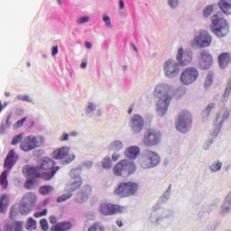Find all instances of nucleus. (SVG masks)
Listing matches in <instances>:
<instances>
[{
  "mask_svg": "<svg viewBox=\"0 0 231 231\" xmlns=\"http://www.w3.org/2000/svg\"><path fill=\"white\" fill-rule=\"evenodd\" d=\"M17 160H19V155L15 154L14 150H11L5 157L4 167L9 170L12 169L17 163Z\"/></svg>",
  "mask_w": 231,
  "mask_h": 231,
  "instance_id": "obj_20",
  "label": "nucleus"
},
{
  "mask_svg": "<svg viewBox=\"0 0 231 231\" xmlns=\"http://www.w3.org/2000/svg\"><path fill=\"white\" fill-rule=\"evenodd\" d=\"M199 66L201 69H210L212 64L214 63V59L212 55L208 51H202L199 54Z\"/></svg>",
  "mask_w": 231,
  "mask_h": 231,
  "instance_id": "obj_18",
  "label": "nucleus"
},
{
  "mask_svg": "<svg viewBox=\"0 0 231 231\" xmlns=\"http://www.w3.org/2000/svg\"><path fill=\"white\" fill-rule=\"evenodd\" d=\"M23 224L21 222H15L14 226L9 228V231H22Z\"/></svg>",
  "mask_w": 231,
  "mask_h": 231,
  "instance_id": "obj_49",
  "label": "nucleus"
},
{
  "mask_svg": "<svg viewBox=\"0 0 231 231\" xmlns=\"http://www.w3.org/2000/svg\"><path fill=\"white\" fill-rule=\"evenodd\" d=\"M24 122H26V117L22 118L21 120L16 122V125H14L15 129H19L24 125Z\"/></svg>",
  "mask_w": 231,
  "mask_h": 231,
  "instance_id": "obj_57",
  "label": "nucleus"
},
{
  "mask_svg": "<svg viewBox=\"0 0 231 231\" xmlns=\"http://www.w3.org/2000/svg\"><path fill=\"white\" fill-rule=\"evenodd\" d=\"M35 228H37V221L33 217H29L27 219L26 229L35 230Z\"/></svg>",
  "mask_w": 231,
  "mask_h": 231,
  "instance_id": "obj_42",
  "label": "nucleus"
},
{
  "mask_svg": "<svg viewBox=\"0 0 231 231\" xmlns=\"http://www.w3.org/2000/svg\"><path fill=\"white\" fill-rule=\"evenodd\" d=\"M90 19L89 16H81L77 19L76 23L77 24H86V23H89Z\"/></svg>",
  "mask_w": 231,
  "mask_h": 231,
  "instance_id": "obj_48",
  "label": "nucleus"
},
{
  "mask_svg": "<svg viewBox=\"0 0 231 231\" xmlns=\"http://www.w3.org/2000/svg\"><path fill=\"white\" fill-rule=\"evenodd\" d=\"M71 196H73V194H71V193L63 194V195L58 197L57 203H64V201H68V199H69L71 198Z\"/></svg>",
  "mask_w": 231,
  "mask_h": 231,
  "instance_id": "obj_46",
  "label": "nucleus"
},
{
  "mask_svg": "<svg viewBox=\"0 0 231 231\" xmlns=\"http://www.w3.org/2000/svg\"><path fill=\"white\" fill-rule=\"evenodd\" d=\"M224 203H227V205H231V191L226 195Z\"/></svg>",
  "mask_w": 231,
  "mask_h": 231,
  "instance_id": "obj_64",
  "label": "nucleus"
},
{
  "mask_svg": "<svg viewBox=\"0 0 231 231\" xmlns=\"http://www.w3.org/2000/svg\"><path fill=\"white\" fill-rule=\"evenodd\" d=\"M212 143H213L212 140L207 141V142L204 143V145H203V149H204L205 151H208V149H210V147H212Z\"/></svg>",
  "mask_w": 231,
  "mask_h": 231,
  "instance_id": "obj_60",
  "label": "nucleus"
},
{
  "mask_svg": "<svg viewBox=\"0 0 231 231\" xmlns=\"http://www.w3.org/2000/svg\"><path fill=\"white\" fill-rule=\"evenodd\" d=\"M102 20L106 28H108V30H113V22H111V16L103 14Z\"/></svg>",
  "mask_w": 231,
  "mask_h": 231,
  "instance_id": "obj_40",
  "label": "nucleus"
},
{
  "mask_svg": "<svg viewBox=\"0 0 231 231\" xmlns=\"http://www.w3.org/2000/svg\"><path fill=\"white\" fill-rule=\"evenodd\" d=\"M128 125L131 133L134 134H140V133L143 131L145 119H143V116H140L139 114H134L130 116Z\"/></svg>",
  "mask_w": 231,
  "mask_h": 231,
  "instance_id": "obj_12",
  "label": "nucleus"
},
{
  "mask_svg": "<svg viewBox=\"0 0 231 231\" xmlns=\"http://www.w3.org/2000/svg\"><path fill=\"white\" fill-rule=\"evenodd\" d=\"M17 99L22 100L23 102H32V99H30L29 96L19 95L17 96Z\"/></svg>",
  "mask_w": 231,
  "mask_h": 231,
  "instance_id": "obj_59",
  "label": "nucleus"
},
{
  "mask_svg": "<svg viewBox=\"0 0 231 231\" xmlns=\"http://www.w3.org/2000/svg\"><path fill=\"white\" fill-rule=\"evenodd\" d=\"M113 171L116 176L127 178V176H131V174H134L136 172V164H134V162L124 160L116 163Z\"/></svg>",
  "mask_w": 231,
  "mask_h": 231,
  "instance_id": "obj_4",
  "label": "nucleus"
},
{
  "mask_svg": "<svg viewBox=\"0 0 231 231\" xmlns=\"http://www.w3.org/2000/svg\"><path fill=\"white\" fill-rule=\"evenodd\" d=\"M112 160L113 162H118V160H120V154L118 153V152H115L113 153Z\"/></svg>",
  "mask_w": 231,
  "mask_h": 231,
  "instance_id": "obj_62",
  "label": "nucleus"
},
{
  "mask_svg": "<svg viewBox=\"0 0 231 231\" xmlns=\"http://www.w3.org/2000/svg\"><path fill=\"white\" fill-rule=\"evenodd\" d=\"M6 207H8V197L5 194L0 196V212L1 214H5V210H6Z\"/></svg>",
  "mask_w": 231,
  "mask_h": 231,
  "instance_id": "obj_33",
  "label": "nucleus"
},
{
  "mask_svg": "<svg viewBox=\"0 0 231 231\" xmlns=\"http://www.w3.org/2000/svg\"><path fill=\"white\" fill-rule=\"evenodd\" d=\"M172 87L167 84H159L154 88L156 101V111L158 116H165L172 100Z\"/></svg>",
  "mask_w": 231,
  "mask_h": 231,
  "instance_id": "obj_1",
  "label": "nucleus"
},
{
  "mask_svg": "<svg viewBox=\"0 0 231 231\" xmlns=\"http://www.w3.org/2000/svg\"><path fill=\"white\" fill-rule=\"evenodd\" d=\"M99 211L103 216H113L115 214H124L127 211V208L115 204L103 203L99 207Z\"/></svg>",
  "mask_w": 231,
  "mask_h": 231,
  "instance_id": "obj_16",
  "label": "nucleus"
},
{
  "mask_svg": "<svg viewBox=\"0 0 231 231\" xmlns=\"http://www.w3.org/2000/svg\"><path fill=\"white\" fill-rule=\"evenodd\" d=\"M88 231H106V227H104L101 224H94L92 225Z\"/></svg>",
  "mask_w": 231,
  "mask_h": 231,
  "instance_id": "obj_47",
  "label": "nucleus"
},
{
  "mask_svg": "<svg viewBox=\"0 0 231 231\" xmlns=\"http://www.w3.org/2000/svg\"><path fill=\"white\" fill-rule=\"evenodd\" d=\"M44 143V137L42 136H33L29 135L24 138L23 142L21 143L20 148L24 152H28L30 151H33V149H37V147H42Z\"/></svg>",
  "mask_w": 231,
  "mask_h": 231,
  "instance_id": "obj_9",
  "label": "nucleus"
},
{
  "mask_svg": "<svg viewBox=\"0 0 231 231\" xmlns=\"http://www.w3.org/2000/svg\"><path fill=\"white\" fill-rule=\"evenodd\" d=\"M160 162H162L160 154L156 152L146 150L143 156L140 158L139 164L142 169H154V167L160 165Z\"/></svg>",
  "mask_w": 231,
  "mask_h": 231,
  "instance_id": "obj_3",
  "label": "nucleus"
},
{
  "mask_svg": "<svg viewBox=\"0 0 231 231\" xmlns=\"http://www.w3.org/2000/svg\"><path fill=\"white\" fill-rule=\"evenodd\" d=\"M90 194H91V187L88 185L84 186L80 189V191L76 194L75 201H77V203H84L85 201H88Z\"/></svg>",
  "mask_w": 231,
  "mask_h": 231,
  "instance_id": "obj_19",
  "label": "nucleus"
},
{
  "mask_svg": "<svg viewBox=\"0 0 231 231\" xmlns=\"http://www.w3.org/2000/svg\"><path fill=\"white\" fill-rule=\"evenodd\" d=\"M49 221H50L51 225H57V221H58L57 217H55V216L50 217Z\"/></svg>",
  "mask_w": 231,
  "mask_h": 231,
  "instance_id": "obj_63",
  "label": "nucleus"
},
{
  "mask_svg": "<svg viewBox=\"0 0 231 231\" xmlns=\"http://www.w3.org/2000/svg\"><path fill=\"white\" fill-rule=\"evenodd\" d=\"M96 111H97V103L88 102L86 105L85 115H87V116H94Z\"/></svg>",
  "mask_w": 231,
  "mask_h": 231,
  "instance_id": "obj_28",
  "label": "nucleus"
},
{
  "mask_svg": "<svg viewBox=\"0 0 231 231\" xmlns=\"http://www.w3.org/2000/svg\"><path fill=\"white\" fill-rule=\"evenodd\" d=\"M101 165L103 169H111V167H113V162L111 161V157H105L101 162Z\"/></svg>",
  "mask_w": 231,
  "mask_h": 231,
  "instance_id": "obj_41",
  "label": "nucleus"
},
{
  "mask_svg": "<svg viewBox=\"0 0 231 231\" xmlns=\"http://www.w3.org/2000/svg\"><path fill=\"white\" fill-rule=\"evenodd\" d=\"M192 125V116L184 111L180 114L178 121L176 123V129L180 131V133H189L190 131V127Z\"/></svg>",
  "mask_w": 231,
  "mask_h": 231,
  "instance_id": "obj_11",
  "label": "nucleus"
},
{
  "mask_svg": "<svg viewBox=\"0 0 231 231\" xmlns=\"http://www.w3.org/2000/svg\"><path fill=\"white\" fill-rule=\"evenodd\" d=\"M223 167V162L220 161H215L209 165V170L211 172H219Z\"/></svg>",
  "mask_w": 231,
  "mask_h": 231,
  "instance_id": "obj_36",
  "label": "nucleus"
},
{
  "mask_svg": "<svg viewBox=\"0 0 231 231\" xmlns=\"http://www.w3.org/2000/svg\"><path fill=\"white\" fill-rule=\"evenodd\" d=\"M40 225H41L42 230L43 231H47L50 228V226H48V220L46 218L41 219Z\"/></svg>",
  "mask_w": 231,
  "mask_h": 231,
  "instance_id": "obj_51",
  "label": "nucleus"
},
{
  "mask_svg": "<svg viewBox=\"0 0 231 231\" xmlns=\"http://www.w3.org/2000/svg\"><path fill=\"white\" fill-rule=\"evenodd\" d=\"M23 141V134H20L13 138V141L11 142L12 145H17L19 142Z\"/></svg>",
  "mask_w": 231,
  "mask_h": 231,
  "instance_id": "obj_52",
  "label": "nucleus"
},
{
  "mask_svg": "<svg viewBox=\"0 0 231 231\" xmlns=\"http://www.w3.org/2000/svg\"><path fill=\"white\" fill-rule=\"evenodd\" d=\"M214 107H216V104L214 103H209L207 106L206 109L202 113L203 120H207L208 116H210V114L212 113V109H214Z\"/></svg>",
  "mask_w": 231,
  "mask_h": 231,
  "instance_id": "obj_35",
  "label": "nucleus"
},
{
  "mask_svg": "<svg viewBox=\"0 0 231 231\" xmlns=\"http://www.w3.org/2000/svg\"><path fill=\"white\" fill-rule=\"evenodd\" d=\"M93 167V162L91 161H86L82 163V165L79 167V169H91Z\"/></svg>",
  "mask_w": 231,
  "mask_h": 231,
  "instance_id": "obj_54",
  "label": "nucleus"
},
{
  "mask_svg": "<svg viewBox=\"0 0 231 231\" xmlns=\"http://www.w3.org/2000/svg\"><path fill=\"white\" fill-rule=\"evenodd\" d=\"M18 214V210H17V207L14 206L11 210H10V215L9 217L11 219H15V217H17Z\"/></svg>",
  "mask_w": 231,
  "mask_h": 231,
  "instance_id": "obj_53",
  "label": "nucleus"
},
{
  "mask_svg": "<svg viewBox=\"0 0 231 231\" xmlns=\"http://www.w3.org/2000/svg\"><path fill=\"white\" fill-rule=\"evenodd\" d=\"M140 154V147L138 146H130L125 152V156L129 160H136Z\"/></svg>",
  "mask_w": 231,
  "mask_h": 231,
  "instance_id": "obj_22",
  "label": "nucleus"
},
{
  "mask_svg": "<svg viewBox=\"0 0 231 231\" xmlns=\"http://www.w3.org/2000/svg\"><path fill=\"white\" fill-rule=\"evenodd\" d=\"M0 185L6 189L8 187V171H5L0 175Z\"/></svg>",
  "mask_w": 231,
  "mask_h": 231,
  "instance_id": "obj_39",
  "label": "nucleus"
},
{
  "mask_svg": "<svg viewBox=\"0 0 231 231\" xmlns=\"http://www.w3.org/2000/svg\"><path fill=\"white\" fill-rule=\"evenodd\" d=\"M168 5L172 9L175 10L180 5V0H168Z\"/></svg>",
  "mask_w": 231,
  "mask_h": 231,
  "instance_id": "obj_50",
  "label": "nucleus"
},
{
  "mask_svg": "<svg viewBox=\"0 0 231 231\" xmlns=\"http://www.w3.org/2000/svg\"><path fill=\"white\" fill-rule=\"evenodd\" d=\"M23 201L29 204L31 207H35V203H37V196L32 192L26 193L23 198Z\"/></svg>",
  "mask_w": 231,
  "mask_h": 231,
  "instance_id": "obj_26",
  "label": "nucleus"
},
{
  "mask_svg": "<svg viewBox=\"0 0 231 231\" xmlns=\"http://www.w3.org/2000/svg\"><path fill=\"white\" fill-rule=\"evenodd\" d=\"M221 13H217L211 18V32L219 38L226 37L230 32V25H228V22H226L225 18L221 17Z\"/></svg>",
  "mask_w": 231,
  "mask_h": 231,
  "instance_id": "obj_2",
  "label": "nucleus"
},
{
  "mask_svg": "<svg viewBox=\"0 0 231 231\" xmlns=\"http://www.w3.org/2000/svg\"><path fill=\"white\" fill-rule=\"evenodd\" d=\"M32 208H33V207L24 202V200L20 204V212L22 216H28V214L32 212Z\"/></svg>",
  "mask_w": 231,
  "mask_h": 231,
  "instance_id": "obj_30",
  "label": "nucleus"
},
{
  "mask_svg": "<svg viewBox=\"0 0 231 231\" xmlns=\"http://www.w3.org/2000/svg\"><path fill=\"white\" fill-rule=\"evenodd\" d=\"M70 148L69 146H63L52 152V158L54 160H63V163L68 165L71 162L75 161V154H69Z\"/></svg>",
  "mask_w": 231,
  "mask_h": 231,
  "instance_id": "obj_13",
  "label": "nucleus"
},
{
  "mask_svg": "<svg viewBox=\"0 0 231 231\" xmlns=\"http://www.w3.org/2000/svg\"><path fill=\"white\" fill-rule=\"evenodd\" d=\"M42 170L43 180H51L55 174H57V171H59V166L55 167V162L50 158H44L42 161L41 165L39 166Z\"/></svg>",
  "mask_w": 231,
  "mask_h": 231,
  "instance_id": "obj_8",
  "label": "nucleus"
},
{
  "mask_svg": "<svg viewBox=\"0 0 231 231\" xmlns=\"http://www.w3.org/2000/svg\"><path fill=\"white\" fill-rule=\"evenodd\" d=\"M231 211V205L227 204L226 202H224L220 208L219 215L224 217L226 216V214H230Z\"/></svg>",
  "mask_w": 231,
  "mask_h": 231,
  "instance_id": "obj_38",
  "label": "nucleus"
},
{
  "mask_svg": "<svg viewBox=\"0 0 231 231\" xmlns=\"http://www.w3.org/2000/svg\"><path fill=\"white\" fill-rule=\"evenodd\" d=\"M199 78V71L198 69L194 67H189L180 73V83L183 86H190V84H194V82H196Z\"/></svg>",
  "mask_w": 231,
  "mask_h": 231,
  "instance_id": "obj_10",
  "label": "nucleus"
},
{
  "mask_svg": "<svg viewBox=\"0 0 231 231\" xmlns=\"http://www.w3.org/2000/svg\"><path fill=\"white\" fill-rule=\"evenodd\" d=\"M230 115H231V109L226 108L224 109L223 113L220 114L219 116H217V120H219V118H221L220 122H225V120H228V118H230Z\"/></svg>",
  "mask_w": 231,
  "mask_h": 231,
  "instance_id": "obj_43",
  "label": "nucleus"
},
{
  "mask_svg": "<svg viewBox=\"0 0 231 231\" xmlns=\"http://www.w3.org/2000/svg\"><path fill=\"white\" fill-rule=\"evenodd\" d=\"M53 192V187L51 186H42L40 188V194H43L44 196H46V194H50Z\"/></svg>",
  "mask_w": 231,
  "mask_h": 231,
  "instance_id": "obj_45",
  "label": "nucleus"
},
{
  "mask_svg": "<svg viewBox=\"0 0 231 231\" xmlns=\"http://www.w3.org/2000/svg\"><path fill=\"white\" fill-rule=\"evenodd\" d=\"M162 142V133L158 130L149 129L144 134L143 143L146 147H156Z\"/></svg>",
  "mask_w": 231,
  "mask_h": 231,
  "instance_id": "obj_15",
  "label": "nucleus"
},
{
  "mask_svg": "<svg viewBox=\"0 0 231 231\" xmlns=\"http://www.w3.org/2000/svg\"><path fill=\"white\" fill-rule=\"evenodd\" d=\"M82 172V168L78 167V168H74L70 171V178H72V180H82V178H80V174Z\"/></svg>",
  "mask_w": 231,
  "mask_h": 231,
  "instance_id": "obj_37",
  "label": "nucleus"
},
{
  "mask_svg": "<svg viewBox=\"0 0 231 231\" xmlns=\"http://www.w3.org/2000/svg\"><path fill=\"white\" fill-rule=\"evenodd\" d=\"M82 183H83L82 179H79L69 184L67 186V189L69 190H71V192H75V190H78V189H80V187H82Z\"/></svg>",
  "mask_w": 231,
  "mask_h": 231,
  "instance_id": "obj_34",
  "label": "nucleus"
},
{
  "mask_svg": "<svg viewBox=\"0 0 231 231\" xmlns=\"http://www.w3.org/2000/svg\"><path fill=\"white\" fill-rule=\"evenodd\" d=\"M27 173L31 178H42V171L40 166L28 167Z\"/></svg>",
  "mask_w": 231,
  "mask_h": 231,
  "instance_id": "obj_24",
  "label": "nucleus"
},
{
  "mask_svg": "<svg viewBox=\"0 0 231 231\" xmlns=\"http://www.w3.org/2000/svg\"><path fill=\"white\" fill-rule=\"evenodd\" d=\"M138 190V184L136 182H121L115 189L116 196L119 198H129L134 196Z\"/></svg>",
  "mask_w": 231,
  "mask_h": 231,
  "instance_id": "obj_7",
  "label": "nucleus"
},
{
  "mask_svg": "<svg viewBox=\"0 0 231 231\" xmlns=\"http://www.w3.org/2000/svg\"><path fill=\"white\" fill-rule=\"evenodd\" d=\"M212 12H213L212 5L207 6V7L203 10V15H204V17H208V15H210V14H212Z\"/></svg>",
  "mask_w": 231,
  "mask_h": 231,
  "instance_id": "obj_55",
  "label": "nucleus"
},
{
  "mask_svg": "<svg viewBox=\"0 0 231 231\" xmlns=\"http://www.w3.org/2000/svg\"><path fill=\"white\" fill-rule=\"evenodd\" d=\"M231 62V54L224 52L218 56V63L221 69H225Z\"/></svg>",
  "mask_w": 231,
  "mask_h": 231,
  "instance_id": "obj_23",
  "label": "nucleus"
},
{
  "mask_svg": "<svg viewBox=\"0 0 231 231\" xmlns=\"http://www.w3.org/2000/svg\"><path fill=\"white\" fill-rule=\"evenodd\" d=\"M231 94V78L227 80L226 89L223 95L222 102L223 104H226L228 102V98H230Z\"/></svg>",
  "mask_w": 231,
  "mask_h": 231,
  "instance_id": "obj_31",
  "label": "nucleus"
},
{
  "mask_svg": "<svg viewBox=\"0 0 231 231\" xmlns=\"http://www.w3.org/2000/svg\"><path fill=\"white\" fill-rule=\"evenodd\" d=\"M181 66L175 60L170 59L164 62L163 71L167 79H176L180 75Z\"/></svg>",
  "mask_w": 231,
  "mask_h": 231,
  "instance_id": "obj_14",
  "label": "nucleus"
},
{
  "mask_svg": "<svg viewBox=\"0 0 231 231\" xmlns=\"http://www.w3.org/2000/svg\"><path fill=\"white\" fill-rule=\"evenodd\" d=\"M172 216H174V212H172V210L167 208H159L151 213L149 221L154 226H162L165 219H169V217H172Z\"/></svg>",
  "mask_w": 231,
  "mask_h": 231,
  "instance_id": "obj_6",
  "label": "nucleus"
},
{
  "mask_svg": "<svg viewBox=\"0 0 231 231\" xmlns=\"http://www.w3.org/2000/svg\"><path fill=\"white\" fill-rule=\"evenodd\" d=\"M214 82V74H212L211 72H209L207 77H206V80L204 83V87L206 89H208V88H210V86H212V83Z\"/></svg>",
  "mask_w": 231,
  "mask_h": 231,
  "instance_id": "obj_44",
  "label": "nucleus"
},
{
  "mask_svg": "<svg viewBox=\"0 0 231 231\" xmlns=\"http://www.w3.org/2000/svg\"><path fill=\"white\" fill-rule=\"evenodd\" d=\"M48 214V209H42L40 212L34 213V217H42Z\"/></svg>",
  "mask_w": 231,
  "mask_h": 231,
  "instance_id": "obj_58",
  "label": "nucleus"
},
{
  "mask_svg": "<svg viewBox=\"0 0 231 231\" xmlns=\"http://www.w3.org/2000/svg\"><path fill=\"white\" fill-rule=\"evenodd\" d=\"M59 53V46L55 45L51 48V55L55 57Z\"/></svg>",
  "mask_w": 231,
  "mask_h": 231,
  "instance_id": "obj_61",
  "label": "nucleus"
},
{
  "mask_svg": "<svg viewBox=\"0 0 231 231\" xmlns=\"http://www.w3.org/2000/svg\"><path fill=\"white\" fill-rule=\"evenodd\" d=\"M69 136L72 138H75L79 136V132L77 131H71L69 134L66 132H63L61 135L59 137L60 142H69Z\"/></svg>",
  "mask_w": 231,
  "mask_h": 231,
  "instance_id": "obj_29",
  "label": "nucleus"
},
{
  "mask_svg": "<svg viewBox=\"0 0 231 231\" xmlns=\"http://www.w3.org/2000/svg\"><path fill=\"white\" fill-rule=\"evenodd\" d=\"M218 6L220 10H222L223 14L226 15H231V4L226 0H220L218 3Z\"/></svg>",
  "mask_w": 231,
  "mask_h": 231,
  "instance_id": "obj_27",
  "label": "nucleus"
},
{
  "mask_svg": "<svg viewBox=\"0 0 231 231\" xmlns=\"http://www.w3.org/2000/svg\"><path fill=\"white\" fill-rule=\"evenodd\" d=\"M109 151L120 152L124 149V143L120 140H114L108 146Z\"/></svg>",
  "mask_w": 231,
  "mask_h": 231,
  "instance_id": "obj_25",
  "label": "nucleus"
},
{
  "mask_svg": "<svg viewBox=\"0 0 231 231\" xmlns=\"http://www.w3.org/2000/svg\"><path fill=\"white\" fill-rule=\"evenodd\" d=\"M171 194H172V184H170L168 189L164 191L162 196L160 198L162 203H167L168 199H171Z\"/></svg>",
  "mask_w": 231,
  "mask_h": 231,
  "instance_id": "obj_32",
  "label": "nucleus"
},
{
  "mask_svg": "<svg viewBox=\"0 0 231 231\" xmlns=\"http://www.w3.org/2000/svg\"><path fill=\"white\" fill-rule=\"evenodd\" d=\"M73 228V223L69 221L60 222L51 227V231H69Z\"/></svg>",
  "mask_w": 231,
  "mask_h": 231,
  "instance_id": "obj_21",
  "label": "nucleus"
},
{
  "mask_svg": "<svg viewBox=\"0 0 231 231\" xmlns=\"http://www.w3.org/2000/svg\"><path fill=\"white\" fill-rule=\"evenodd\" d=\"M176 60L180 66H189L192 62V51L190 50L185 51L183 47L179 48Z\"/></svg>",
  "mask_w": 231,
  "mask_h": 231,
  "instance_id": "obj_17",
  "label": "nucleus"
},
{
  "mask_svg": "<svg viewBox=\"0 0 231 231\" xmlns=\"http://www.w3.org/2000/svg\"><path fill=\"white\" fill-rule=\"evenodd\" d=\"M223 126V121H219L217 127L213 132V136H217L219 134V132L221 131V127Z\"/></svg>",
  "mask_w": 231,
  "mask_h": 231,
  "instance_id": "obj_56",
  "label": "nucleus"
},
{
  "mask_svg": "<svg viewBox=\"0 0 231 231\" xmlns=\"http://www.w3.org/2000/svg\"><path fill=\"white\" fill-rule=\"evenodd\" d=\"M212 44V36L205 30L196 31L191 41L192 48H208Z\"/></svg>",
  "mask_w": 231,
  "mask_h": 231,
  "instance_id": "obj_5",
  "label": "nucleus"
}]
</instances>
